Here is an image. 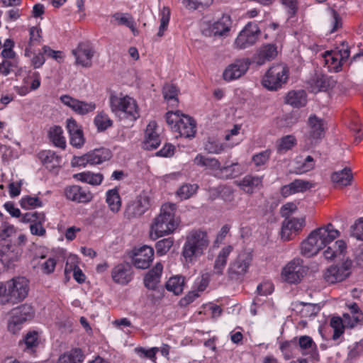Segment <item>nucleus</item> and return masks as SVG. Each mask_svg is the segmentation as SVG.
<instances>
[{
	"instance_id": "f257e3e1",
	"label": "nucleus",
	"mask_w": 363,
	"mask_h": 363,
	"mask_svg": "<svg viewBox=\"0 0 363 363\" xmlns=\"http://www.w3.org/2000/svg\"><path fill=\"white\" fill-rule=\"evenodd\" d=\"M340 236V232L329 223L312 230L307 238L301 243V253L306 257L316 255L324 250L323 255L325 259L333 260L344 255L347 250V245L342 240L332 242Z\"/></svg>"
},
{
	"instance_id": "f03ea898",
	"label": "nucleus",
	"mask_w": 363,
	"mask_h": 363,
	"mask_svg": "<svg viewBox=\"0 0 363 363\" xmlns=\"http://www.w3.org/2000/svg\"><path fill=\"white\" fill-rule=\"evenodd\" d=\"M177 206L174 203L162 206L160 214L150 225V236L152 240L172 234L179 227V220L175 216Z\"/></svg>"
},
{
	"instance_id": "7ed1b4c3",
	"label": "nucleus",
	"mask_w": 363,
	"mask_h": 363,
	"mask_svg": "<svg viewBox=\"0 0 363 363\" xmlns=\"http://www.w3.org/2000/svg\"><path fill=\"white\" fill-rule=\"evenodd\" d=\"M29 280L25 277H16L5 282L0 281V304H13L23 301L30 289Z\"/></svg>"
},
{
	"instance_id": "20e7f679",
	"label": "nucleus",
	"mask_w": 363,
	"mask_h": 363,
	"mask_svg": "<svg viewBox=\"0 0 363 363\" xmlns=\"http://www.w3.org/2000/svg\"><path fill=\"white\" fill-rule=\"evenodd\" d=\"M111 111L120 119L135 121L140 117V109L137 101L123 93L111 92L109 96Z\"/></svg>"
},
{
	"instance_id": "39448f33",
	"label": "nucleus",
	"mask_w": 363,
	"mask_h": 363,
	"mask_svg": "<svg viewBox=\"0 0 363 363\" xmlns=\"http://www.w3.org/2000/svg\"><path fill=\"white\" fill-rule=\"evenodd\" d=\"M210 240L205 231L196 230L186 236L182 249V255L186 262H194L207 250Z\"/></svg>"
},
{
	"instance_id": "423d86ee",
	"label": "nucleus",
	"mask_w": 363,
	"mask_h": 363,
	"mask_svg": "<svg viewBox=\"0 0 363 363\" xmlns=\"http://www.w3.org/2000/svg\"><path fill=\"white\" fill-rule=\"evenodd\" d=\"M166 121L170 128L179 133L181 137L191 138L196 132L195 121L180 111H169L165 116Z\"/></svg>"
},
{
	"instance_id": "0eeeda50",
	"label": "nucleus",
	"mask_w": 363,
	"mask_h": 363,
	"mask_svg": "<svg viewBox=\"0 0 363 363\" xmlns=\"http://www.w3.org/2000/svg\"><path fill=\"white\" fill-rule=\"evenodd\" d=\"M289 75V68L286 65L277 64L267 70L262 78V84L269 91H277L286 83Z\"/></svg>"
},
{
	"instance_id": "6e6552de",
	"label": "nucleus",
	"mask_w": 363,
	"mask_h": 363,
	"mask_svg": "<svg viewBox=\"0 0 363 363\" xmlns=\"http://www.w3.org/2000/svg\"><path fill=\"white\" fill-rule=\"evenodd\" d=\"M232 21L229 15H223L217 21H203L201 29L207 37L226 36L231 28Z\"/></svg>"
},
{
	"instance_id": "1a4fd4ad",
	"label": "nucleus",
	"mask_w": 363,
	"mask_h": 363,
	"mask_svg": "<svg viewBox=\"0 0 363 363\" xmlns=\"http://www.w3.org/2000/svg\"><path fill=\"white\" fill-rule=\"evenodd\" d=\"M308 269L299 258H295L287 262L281 272V279L289 284H297L305 277Z\"/></svg>"
},
{
	"instance_id": "9d476101",
	"label": "nucleus",
	"mask_w": 363,
	"mask_h": 363,
	"mask_svg": "<svg viewBox=\"0 0 363 363\" xmlns=\"http://www.w3.org/2000/svg\"><path fill=\"white\" fill-rule=\"evenodd\" d=\"M352 266V261L349 258L341 263L332 264L325 270L324 280L330 284L341 282L350 276Z\"/></svg>"
},
{
	"instance_id": "9b49d317",
	"label": "nucleus",
	"mask_w": 363,
	"mask_h": 363,
	"mask_svg": "<svg viewBox=\"0 0 363 363\" xmlns=\"http://www.w3.org/2000/svg\"><path fill=\"white\" fill-rule=\"evenodd\" d=\"M34 310L30 305L23 304L11 311L8 329L12 333L20 330L21 325L33 318Z\"/></svg>"
},
{
	"instance_id": "f8f14e48",
	"label": "nucleus",
	"mask_w": 363,
	"mask_h": 363,
	"mask_svg": "<svg viewBox=\"0 0 363 363\" xmlns=\"http://www.w3.org/2000/svg\"><path fill=\"white\" fill-rule=\"evenodd\" d=\"M306 225L304 216L285 218L281 225V238L284 241L293 240L299 235Z\"/></svg>"
},
{
	"instance_id": "ddd939ff",
	"label": "nucleus",
	"mask_w": 363,
	"mask_h": 363,
	"mask_svg": "<svg viewBox=\"0 0 363 363\" xmlns=\"http://www.w3.org/2000/svg\"><path fill=\"white\" fill-rule=\"evenodd\" d=\"M252 261V254L249 251H242L230 263L228 274L233 279L235 277L244 275L248 271Z\"/></svg>"
},
{
	"instance_id": "4468645a",
	"label": "nucleus",
	"mask_w": 363,
	"mask_h": 363,
	"mask_svg": "<svg viewBox=\"0 0 363 363\" xmlns=\"http://www.w3.org/2000/svg\"><path fill=\"white\" fill-rule=\"evenodd\" d=\"M22 253V247L15 245L12 240L0 242V259L4 265L9 267L13 262L18 261Z\"/></svg>"
},
{
	"instance_id": "2eb2a0df",
	"label": "nucleus",
	"mask_w": 363,
	"mask_h": 363,
	"mask_svg": "<svg viewBox=\"0 0 363 363\" xmlns=\"http://www.w3.org/2000/svg\"><path fill=\"white\" fill-rule=\"evenodd\" d=\"M259 29L255 23H248L240 31L235 40V45L238 49H245L254 45L258 39Z\"/></svg>"
},
{
	"instance_id": "dca6fc26",
	"label": "nucleus",
	"mask_w": 363,
	"mask_h": 363,
	"mask_svg": "<svg viewBox=\"0 0 363 363\" xmlns=\"http://www.w3.org/2000/svg\"><path fill=\"white\" fill-rule=\"evenodd\" d=\"M308 125L307 140L310 145H313L324 137L326 127L324 121L315 115L309 117Z\"/></svg>"
},
{
	"instance_id": "f3484780",
	"label": "nucleus",
	"mask_w": 363,
	"mask_h": 363,
	"mask_svg": "<svg viewBox=\"0 0 363 363\" xmlns=\"http://www.w3.org/2000/svg\"><path fill=\"white\" fill-rule=\"evenodd\" d=\"M41 84L40 74L38 72H28L22 80V84L13 86L15 92L21 96H25L31 91L37 90Z\"/></svg>"
},
{
	"instance_id": "a211bd4d",
	"label": "nucleus",
	"mask_w": 363,
	"mask_h": 363,
	"mask_svg": "<svg viewBox=\"0 0 363 363\" xmlns=\"http://www.w3.org/2000/svg\"><path fill=\"white\" fill-rule=\"evenodd\" d=\"M60 100L65 106L71 108L74 112L82 116L93 112L96 107V104L94 102L80 101L67 94L61 96Z\"/></svg>"
},
{
	"instance_id": "6ab92c4d",
	"label": "nucleus",
	"mask_w": 363,
	"mask_h": 363,
	"mask_svg": "<svg viewBox=\"0 0 363 363\" xmlns=\"http://www.w3.org/2000/svg\"><path fill=\"white\" fill-rule=\"evenodd\" d=\"M22 223H30V230L32 235L44 236L46 230L43 227L45 216L43 213L36 211L25 213L21 218Z\"/></svg>"
},
{
	"instance_id": "aec40b11",
	"label": "nucleus",
	"mask_w": 363,
	"mask_h": 363,
	"mask_svg": "<svg viewBox=\"0 0 363 363\" xmlns=\"http://www.w3.org/2000/svg\"><path fill=\"white\" fill-rule=\"evenodd\" d=\"M250 62L248 59H239L235 60L233 63L229 65L223 73L224 80L231 82L239 79L249 69Z\"/></svg>"
},
{
	"instance_id": "412c9836",
	"label": "nucleus",
	"mask_w": 363,
	"mask_h": 363,
	"mask_svg": "<svg viewBox=\"0 0 363 363\" xmlns=\"http://www.w3.org/2000/svg\"><path fill=\"white\" fill-rule=\"evenodd\" d=\"M154 250L151 247L144 245L133 250L132 260L138 269H147L152 262Z\"/></svg>"
},
{
	"instance_id": "4be33fe9",
	"label": "nucleus",
	"mask_w": 363,
	"mask_h": 363,
	"mask_svg": "<svg viewBox=\"0 0 363 363\" xmlns=\"http://www.w3.org/2000/svg\"><path fill=\"white\" fill-rule=\"evenodd\" d=\"M150 201L146 196H139L127 206L125 216L131 219L142 216L148 209Z\"/></svg>"
},
{
	"instance_id": "5701e85b",
	"label": "nucleus",
	"mask_w": 363,
	"mask_h": 363,
	"mask_svg": "<svg viewBox=\"0 0 363 363\" xmlns=\"http://www.w3.org/2000/svg\"><path fill=\"white\" fill-rule=\"evenodd\" d=\"M349 57L347 51H327L323 55L325 66L330 72H337L341 69L343 62Z\"/></svg>"
},
{
	"instance_id": "b1692460",
	"label": "nucleus",
	"mask_w": 363,
	"mask_h": 363,
	"mask_svg": "<svg viewBox=\"0 0 363 363\" xmlns=\"http://www.w3.org/2000/svg\"><path fill=\"white\" fill-rule=\"evenodd\" d=\"M65 194L67 199L77 203H86L93 199V195L89 191H86L78 185L66 187Z\"/></svg>"
},
{
	"instance_id": "393cba45",
	"label": "nucleus",
	"mask_w": 363,
	"mask_h": 363,
	"mask_svg": "<svg viewBox=\"0 0 363 363\" xmlns=\"http://www.w3.org/2000/svg\"><path fill=\"white\" fill-rule=\"evenodd\" d=\"M160 142L157 132V123L155 121H150L145 129L143 147L147 150H155L160 145Z\"/></svg>"
},
{
	"instance_id": "a878e982",
	"label": "nucleus",
	"mask_w": 363,
	"mask_h": 363,
	"mask_svg": "<svg viewBox=\"0 0 363 363\" xmlns=\"http://www.w3.org/2000/svg\"><path fill=\"white\" fill-rule=\"evenodd\" d=\"M75 57V62L84 67H90L92 65V57L94 54V50L86 45H79L78 48L72 50Z\"/></svg>"
},
{
	"instance_id": "bb28decb",
	"label": "nucleus",
	"mask_w": 363,
	"mask_h": 363,
	"mask_svg": "<svg viewBox=\"0 0 363 363\" xmlns=\"http://www.w3.org/2000/svg\"><path fill=\"white\" fill-rule=\"evenodd\" d=\"M277 53V48L274 45H264L257 51V53L253 57V62L259 65H262L267 62L274 59Z\"/></svg>"
},
{
	"instance_id": "cd10ccee",
	"label": "nucleus",
	"mask_w": 363,
	"mask_h": 363,
	"mask_svg": "<svg viewBox=\"0 0 363 363\" xmlns=\"http://www.w3.org/2000/svg\"><path fill=\"white\" fill-rule=\"evenodd\" d=\"M111 277L116 283L127 284L132 279L130 267L127 264H119L115 266L112 269Z\"/></svg>"
},
{
	"instance_id": "c85d7f7f",
	"label": "nucleus",
	"mask_w": 363,
	"mask_h": 363,
	"mask_svg": "<svg viewBox=\"0 0 363 363\" xmlns=\"http://www.w3.org/2000/svg\"><path fill=\"white\" fill-rule=\"evenodd\" d=\"M233 247L231 245L223 247L217 255L213 264V274L222 275L225 268L229 255L233 252Z\"/></svg>"
},
{
	"instance_id": "c756f323",
	"label": "nucleus",
	"mask_w": 363,
	"mask_h": 363,
	"mask_svg": "<svg viewBox=\"0 0 363 363\" xmlns=\"http://www.w3.org/2000/svg\"><path fill=\"white\" fill-rule=\"evenodd\" d=\"M331 181L337 188H342L352 184L353 175L350 168L345 167L331 174Z\"/></svg>"
},
{
	"instance_id": "7c9ffc66",
	"label": "nucleus",
	"mask_w": 363,
	"mask_h": 363,
	"mask_svg": "<svg viewBox=\"0 0 363 363\" xmlns=\"http://www.w3.org/2000/svg\"><path fill=\"white\" fill-rule=\"evenodd\" d=\"M64 257V251L58 250L50 255L43 262H40L39 265L42 272L45 274H50L55 272L57 263Z\"/></svg>"
},
{
	"instance_id": "2f4dec72",
	"label": "nucleus",
	"mask_w": 363,
	"mask_h": 363,
	"mask_svg": "<svg viewBox=\"0 0 363 363\" xmlns=\"http://www.w3.org/2000/svg\"><path fill=\"white\" fill-rule=\"evenodd\" d=\"M262 179V177L247 175L238 182V185L245 192L252 194L261 188Z\"/></svg>"
},
{
	"instance_id": "473e14b6",
	"label": "nucleus",
	"mask_w": 363,
	"mask_h": 363,
	"mask_svg": "<svg viewBox=\"0 0 363 363\" xmlns=\"http://www.w3.org/2000/svg\"><path fill=\"white\" fill-rule=\"evenodd\" d=\"M40 343V337L36 331H29L24 336L22 341L20 342V345L26 352L33 353L35 351L36 348Z\"/></svg>"
},
{
	"instance_id": "72a5a7b5",
	"label": "nucleus",
	"mask_w": 363,
	"mask_h": 363,
	"mask_svg": "<svg viewBox=\"0 0 363 363\" xmlns=\"http://www.w3.org/2000/svg\"><path fill=\"white\" fill-rule=\"evenodd\" d=\"M194 163L200 167H203L209 170L215 177L220 169V163L215 158L208 157L202 155H198L194 160Z\"/></svg>"
},
{
	"instance_id": "f704fd0d",
	"label": "nucleus",
	"mask_w": 363,
	"mask_h": 363,
	"mask_svg": "<svg viewBox=\"0 0 363 363\" xmlns=\"http://www.w3.org/2000/svg\"><path fill=\"white\" fill-rule=\"evenodd\" d=\"M38 158L43 164L48 169H54L60 166L61 162V157L50 150L40 151L38 153Z\"/></svg>"
},
{
	"instance_id": "c9c22d12",
	"label": "nucleus",
	"mask_w": 363,
	"mask_h": 363,
	"mask_svg": "<svg viewBox=\"0 0 363 363\" xmlns=\"http://www.w3.org/2000/svg\"><path fill=\"white\" fill-rule=\"evenodd\" d=\"M111 157V150L105 147L97 148L88 152V158L91 165L100 164L109 160Z\"/></svg>"
},
{
	"instance_id": "e433bc0d",
	"label": "nucleus",
	"mask_w": 363,
	"mask_h": 363,
	"mask_svg": "<svg viewBox=\"0 0 363 363\" xmlns=\"http://www.w3.org/2000/svg\"><path fill=\"white\" fill-rule=\"evenodd\" d=\"M162 270V264L161 263H157L145 275L144 279L145 286L150 289H155L160 282Z\"/></svg>"
},
{
	"instance_id": "4c0bfd02",
	"label": "nucleus",
	"mask_w": 363,
	"mask_h": 363,
	"mask_svg": "<svg viewBox=\"0 0 363 363\" xmlns=\"http://www.w3.org/2000/svg\"><path fill=\"white\" fill-rule=\"evenodd\" d=\"M42 30L38 26H33L29 30V40L24 50V55L30 57L33 54V48L40 43Z\"/></svg>"
},
{
	"instance_id": "58836bf2",
	"label": "nucleus",
	"mask_w": 363,
	"mask_h": 363,
	"mask_svg": "<svg viewBox=\"0 0 363 363\" xmlns=\"http://www.w3.org/2000/svg\"><path fill=\"white\" fill-rule=\"evenodd\" d=\"M294 172L297 174H301L312 170L315 167V161L310 155L305 158L299 156L294 160Z\"/></svg>"
},
{
	"instance_id": "ea45409f",
	"label": "nucleus",
	"mask_w": 363,
	"mask_h": 363,
	"mask_svg": "<svg viewBox=\"0 0 363 363\" xmlns=\"http://www.w3.org/2000/svg\"><path fill=\"white\" fill-rule=\"evenodd\" d=\"M48 137L54 146L65 150L67 147L65 137L62 128L59 125L51 127L48 131Z\"/></svg>"
},
{
	"instance_id": "a19ab883",
	"label": "nucleus",
	"mask_w": 363,
	"mask_h": 363,
	"mask_svg": "<svg viewBox=\"0 0 363 363\" xmlns=\"http://www.w3.org/2000/svg\"><path fill=\"white\" fill-rule=\"evenodd\" d=\"M285 101L293 107H303L307 103L306 93L303 90L291 91L287 94Z\"/></svg>"
},
{
	"instance_id": "79ce46f5",
	"label": "nucleus",
	"mask_w": 363,
	"mask_h": 363,
	"mask_svg": "<svg viewBox=\"0 0 363 363\" xmlns=\"http://www.w3.org/2000/svg\"><path fill=\"white\" fill-rule=\"evenodd\" d=\"M73 178L77 181L87 183L92 186L100 185L104 179L101 173H94L89 171L74 174Z\"/></svg>"
},
{
	"instance_id": "37998d69",
	"label": "nucleus",
	"mask_w": 363,
	"mask_h": 363,
	"mask_svg": "<svg viewBox=\"0 0 363 363\" xmlns=\"http://www.w3.org/2000/svg\"><path fill=\"white\" fill-rule=\"evenodd\" d=\"M311 188L308 182L301 179H296L288 185L284 186L281 189V193L284 196L298 192H303Z\"/></svg>"
},
{
	"instance_id": "c03bdc74",
	"label": "nucleus",
	"mask_w": 363,
	"mask_h": 363,
	"mask_svg": "<svg viewBox=\"0 0 363 363\" xmlns=\"http://www.w3.org/2000/svg\"><path fill=\"white\" fill-rule=\"evenodd\" d=\"M106 202L109 209L113 213H118L121 207V199L119 194V189L115 187L109 189L106 193Z\"/></svg>"
},
{
	"instance_id": "a18cd8bd",
	"label": "nucleus",
	"mask_w": 363,
	"mask_h": 363,
	"mask_svg": "<svg viewBox=\"0 0 363 363\" xmlns=\"http://www.w3.org/2000/svg\"><path fill=\"white\" fill-rule=\"evenodd\" d=\"M84 355L82 350L74 348L62 354L57 363H82Z\"/></svg>"
},
{
	"instance_id": "49530a36",
	"label": "nucleus",
	"mask_w": 363,
	"mask_h": 363,
	"mask_svg": "<svg viewBox=\"0 0 363 363\" xmlns=\"http://www.w3.org/2000/svg\"><path fill=\"white\" fill-rule=\"evenodd\" d=\"M178 93V89L174 84H167L164 86L162 94L164 99L167 101L169 106H177L179 103Z\"/></svg>"
},
{
	"instance_id": "de8ad7c7",
	"label": "nucleus",
	"mask_w": 363,
	"mask_h": 363,
	"mask_svg": "<svg viewBox=\"0 0 363 363\" xmlns=\"http://www.w3.org/2000/svg\"><path fill=\"white\" fill-rule=\"evenodd\" d=\"M242 172V168L238 163H232L230 164L221 167L217 173V177L221 179H229L235 177Z\"/></svg>"
},
{
	"instance_id": "09e8293b",
	"label": "nucleus",
	"mask_w": 363,
	"mask_h": 363,
	"mask_svg": "<svg viewBox=\"0 0 363 363\" xmlns=\"http://www.w3.org/2000/svg\"><path fill=\"white\" fill-rule=\"evenodd\" d=\"M113 121L104 111L98 112L94 118V124L99 132H103L113 125Z\"/></svg>"
},
{
	"instance_id": "8fccbe9b",
	"label": "nucleus",
	"mask_w": 363,
	"mask_h": 363,
	"mask_svg": "<svg viewBox=\"0 0 363 363\" xmlns=\"http://www.w3.org/2000/svg\"><path fill=\"white\" fill-rule=\"evenodd\" d=\"M171 11L168 6H163L159 13L160 17V26L157 35L159 38L162 37L164 35L165 31L168 28L169 20H170Z\"/></svg>"
},
{
	"instance_id": "3c124183",
	"label": "nucleus",
	"mask_w": 363,
	"mask_h": 363,
	"mask_svg": "<svg viewBox=\"0 0 363 363\" xmlns=\"http://www.w3.org/2000/svg\"><path fill=\"white\" fill-rule=\"evenodd\" d=\"M184 287V277L174 276L171 277L166 283V289L176 295L180 294Z\"/></svg>"
},
{
	"instance_id": "603ef678",
	"label": "nucleus",
	"mask_w": 363,
	"mask_h": 363,
	"mask_svg": "<svg viewBox=\"0 0 363 363\" xmlns=\"http://www.w3.org/2000/svg\"><path fill=\"white\" fill-rule=\"evenodd\" d=\"M298 344L303 354H317V346L313 339L307 335L299 337Z\"/></svg>"
},
{
	"instance_id": "864d4df0",
	"label": "nucleus",
	"mask_w": 363,
	"mask_h": 363,
	"mask_svg": "<svg viewBox=\"0 0 363 363\" xmlns=\"http://www.w3.org/2000/svg\"><path fill=\"white\" fill-rule=\"evenodd\" d=\"M296 145V139L294 135H286L277 142V150L279 153H284L291 150Z\"/></svg>"
},
{
	"instance_id": "5fc2aeb1",
	"label": "nucleus",
	"mask_w": 363,
	"mask_h": 363,
	"mask_svg": "<svg viewBox=\"0 0 363 363\" xmlns=\"http://www.w3.org/2000/svg\"><path fill=\"white\" fill-rule=\"evenodd\" d=\"M272 155V150L269 149L262 151L254 155L252 161L257 168L259 169L264 168L267 164Z\"/></svg>"
},
{
	"instance_id": "6e6d98bb",
	"label": "nucleus",
	"mask_w": 363,
	"mask_h": 363,
	"mask_svg": "<svg viewBox=\"0 0 363 363\" xmlns=\"http://www.w3.org/2000/svg\"><path fill=\"white\" fill-rule=\"evenodd\" d=\"M330 325L333 329V340H336L344 333L345 325L344 320L338 316H334L330 319Z\"/></svg>"
},
{
	"instance_id": "4d7b16f0",
	"label": "nucleus",
	"mask_w": 363,
	"mask_h": 363,
	"mask_svg": "<svg viewBox=\"0 0 363 363\" xmlns=\"http://www.w3.org/2000/svg\"><path fill=\"white\" fill-rule=\"evenodd\" d=\"M241 130V125L236 124L234 125L233 128L228 131L225 135V140L229 142V146L233 147L240 144L242 141L240 138H238L240 131Z\"/></svg>"
},
{
	"instance_id": "13d9d810",
	"label": "nucleus",
	"mask_w": 363,
	"mask_h": 363,
	"mask_svg": "<svg viewBox=\"0 0 363 363\" xmlns=\"http://www.w3.org/2000/svg\"><path fill=\"white\" fill-rule=\"evenodd\" d=\"M134 351L140 357H145L150 359L152 362H156V354L159 352V347H153L150 349H145L143 347H137Z\"/></svg>"
},
{
	"instance_id": "bf43d9fd",
	"label": "nucleus",
	"mask_w": 363,
	"mask_h": 363,
	"mask_svg": "<svg viewBox=\"0 0 363 363\" xmlns=\"http://www.w3.org/2000/svg\"><path fill=\"white\" fill-rule=\"evenodd\" d=\"M79 258L77 255H69L67 257L65 267V276L67 280L70 278V274L79 268Z\"/></svg>"
},
{
	"instance_id": "052dcab7",
	"label": "nucleus",
	"mask_w": 363,
	"mask_h": 363,
	"mask_svg": "<svg viewBox=\"0 0 363 363\" xmlns=\"http://www.w3.org/2000/svg\"><path fill=\"white\" fill-rule=\"evenodd\" d=\"M20 205L23 209H33L41 207L43 203L41 200L36 196H26L20 200Z\"/></svg>"
},
{
	"instance_id": "680f3d73",
	"label": "nucleus",
	"mask_w": 363,
	"mask_h": 363,
	"mask_svg": "<svg viewBox=\"0 0 363 363\" xmlns=\"http://www.w3.org/2000/svg\"><path fill=\"white\" fill-rule=\"evenodd\" d=\"M1 67L3 68V75L6 77L16 69H18V58H4L1 62Z\"/></svg>"
},
{
	"instance_id": "e2e57ef3",
	"label": "nucleus",
	"mask_w": 363,
	"mask_h": 363,
	"mask_svg": "<svg viewBox=\"0 0 363 363\" xmlns=\"http://www.w3.org/2000/svg\"><path fill=\"white\" fill-rule=\"evenodd\" d=\"M198 186L196 184H184L176 192L177 196L181 199H188L197 191Z\"/></svg>"
},
{
	"instance_id": "0e129e2a",
	"label": "nucleus",
	"mask_w": 363,
	"mask_h": 363,
	"mask_svg": "<svg viewBox=\"0 0 363 363\" xmlns=\"http://www.w3.org/2000/svg\"><path fill=\"white\" fill-rule=\"evenodd\" d=\"M225 147V145L218 140L210 138L205 143V150L210 153L219 154L222 152Z\"/></svg>"
},
{
	"instance_id": "69168bd1",
	"label": "nucleus",
	"mask_w": 363,
	"mask_h": 363,
	"mask_svg": "<svg viewBox=\"0 0 363 363\" xmlns=\"http://www.w3.org/2000/svg\"><path fill=\"white\" fill-rule=\"evenodd\" d=\"M174 240L172 238H164L159 240L156 245V252L158 255L162 256L170 250L173 245Z\"/></svg>"
},
{
	"instance_id": "338daca9",
	"label": "nucleus",
	"mask_w": 363,
	"mask_h": 363,
	"mask_svg": "<svg viewBox=\"0 0 363 363\" xmlns=\"http://www.w3.org/2000/svg\"><path fill=\"white\" fill-rule=\"evenodd\" d=\"M14 42L13 40L8 38L4 43V48L1 51L3 58H14L17 57L16 53L13 50Z\"/></svg>"
},
{
	"instance_id": "774afa93",
	"label": "nucleus",
	"mask_w": 363,
	"mask_h": 363,
	"mask_svg": "<svg viewBox=\"0 0 363 363\" xmlns=\"http://www.w3.org/2000/svg\"><path fill=\"white\" fill-rule=\"evenodd\" d=\"M69 136L70 144L73 147L79 149L84 145L85 138L82 130Z\"/></svg>"
}]
</instances>
